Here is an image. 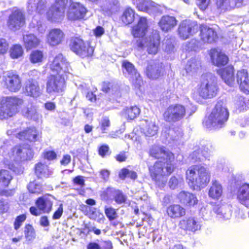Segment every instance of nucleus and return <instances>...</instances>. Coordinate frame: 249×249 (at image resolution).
I'll list each match as a JSON object with an SVG mask.
<instances>
[{
    "mask_svg": "<svg viewBox=\"0 0 249 249\" xmlns=\"http://www.w3.org/2000/svg\"><path fill=\"white\" fill-rule=\"evenodd\" d=\"M150 155L160 160L149 168L151 178L160 188H163L167 181L166 176L175 169L174 155L163 146L154 145L149 150Z\"/></svg>",
    "mask_w": 249,
    "mask_h": 249,
    "instance_id": "nucleus-1",
    "label": "nucleus"
},
{
    "mask_svg": "<svg viewBox=\"0 0 249 249\" xmlns=\"http://www.w3.org/2000/svg\"><path fill=\"white\" fill-rule=\"evenodd\" d=\"M52 71L57 75H51L48 78L46 91L48 93H61L65 87V78L71 74L72 70L63 55H57L50 64Z\"/></svg>",
    "mask_w": 249,
    "mask_h": 249,
    "instance_id": "nucleus-2",
    "label": "nucleus"
},
{
    "mask_svg": "<svg viewBox=\"0 0 249 249\" xmlns=\"http://www.w3.org/2000/svg\"><path fill=\"white\" fill-rule=\"evenodd\" d=\"M186 178L189 185L195 190L205 187L210 180V173L206 167L195 165L186 171Z\"/></svg>",
    "mask_w": 249,
    "mask_h": 249,
    "instance_id": "nucleus-3",
    "label": "nucleus"
},
{
    "mask_svg": "<svg viewBox=\"0 0 249 249\" xmlns=\"http://www.w3.org/2000/svg\"><path fill=\"white\" fill-rule=\"evenodd\" d=\"M229 116V112L225 103L217 102L207 120L204 123L208 128L219 129L223 127Z\"/></svg>",
    "mask_w": 249,
    "mask_h": 249,
    "instance_id": "nucleus-4",
    "label": "nucleus"
},
{
    "mask_svg": "<svg viewBox=\"0 0 249 249\" xmlns=\"http://www.w3.org/2000/svg\"><path fill=\"white\" fill-rule=\"evenodd\" d=\"M218 90L215 76L212 73L204 75L198 91L199 95L203 98H211L216 96Z\"/></svg>",
    "mask_w": 249,
    "mask_h": 249,
    "instance_id": "nucleus-5",
    "label": "nucleus"
},
{
    "mask_svg": "<svg viewBox=\"0 0 249 249\" xmlns=\"http://www.w3.org/2000/svg\"><path fill=\"white\" fill-rule=\"evenodd\" d=\"M160 43V37L157 31L145 38H139L134 41V44L138 49L146 48L149 54H155L157 53Z\"/></svg>",
    "mask_w": 249,
    "mask_h": 249,
    "instance_id": "nucleus-6",
    "label": "nucleus"
},
{
    "mask_svg": "<svg viewBox=\"0 0 249 249\" xmlns=\"http://www.w3.org/2000/svg\"><path fill=\"white\" fill-rule=\"evenodd\" d=\"M17 113H19L28 119L37 121L41 115L37 107L33 103L24 102L22 99L17 98Z\"/></svg>",
    "mask_w": 249,
    "mask_h": 249,
    "instance_id": "nucleus-7",
    "label": "nucleus"
},
{
    "mask_svg": "<svg viewBox=\"0 0 249 249\" xmlns=\"http://www.w3.org/2000/svg\"><path fill=\"white\" fill-rule=\"evenodd\" d=\"M186 114V108L180 104L170 106L163 114L164 120L168 122H176L183 119Z\"/></svg>",
    "mask_w": 249,
    "mask_h": 249,
    "instance_id": "nucleus-8",
    "label": "nucleus"
},
{
    "mask_svg": "<svg viewBox=\"0 0 249 249\" xmlns=\"http://www.w3.org/2000/svg\"><path fill=\"white\" fill-rule=\"evenodd\" d=\"M70 47L73 52L83 57L92 55L94 51L88 43L78 37L71 39Z\"/></svg>",
    "mask_w": 249,
    "mask_h": 249,
    "instance_id": "nucleus-9",
    "label": "nucleus"
},
{
    "mask_svg": "<svg viewBox=\"0 0 249 249\" xmlns=\"http://www.w3.org/2000/svg\"><path fill=\"white\" fill-rule=\"evenodd\" d=\"M199 26L195 21L185 20L182 21L178 28V35L182 39L185 40L196 34Z\"/></svg>",
    "mask_w": 249,
    "mask_h": 249,
    "instance_id": "nucleus-10",
    "label": "nucleus"
},
{
    "mask_svg": "<svg viewBox=\"0 0 249 249\" xmlns=\"http://www.w3.org/2000/svg\"><path fill=\"white\" fill-rule=\"evenodd\" d=\"M16 99L15 97H3L0 102V119H8L15 114Z\"/></svg>",
    "mask_w": 249,
    "mask_h": 249,
    "instance_id": "nucleus-11",
    "label": "nucleus"
},
{
    "mask_svg": "<svg viewBox=\"0 0 249 249\" xmlns=\"http://www.w3.org/2000/svg\"><path fill=\"white\" fill-rule=\"evenodd\" d=\"M87 12V9L82 4L72 2L69 7L67 17L71 20L82 19L85 18Z\"/></svg>",
    "mask_w": 249,
    "mask_h": 249,
    "instance_id": "nucleus-12",
    "label": "nucleus"
},
{
    "mask_svg": "<svg viewBox=\"0 0 249 249\" xmlns=\"http://www.w3.org/2000/svg\"><path fill=\"white\" fill-rule=\"evenodd\" d=\"M23 92L33 98L39 97L42 93L38 82L32 78H29L24 83L23 87Z\"/></svg>",
    "mask_w": 249,
    "mask_h": 249,
    "instance_id": "nucleus-13",
    "label": "nucleus"
},
{
    "mask_svg": "<svg viewBox=\"0 0 249 249\" xmlns=\"http://www.w3.org/2000/svg\"><path fill=\"white\" fill-rule=\"evenodd\" d=\"M66 5L54 3L46 13L47 18L51 22H59L64 17Z\"/></svg>",
    "mask_w": 249,
    "mask_h": 249,
    "instance_id": "nucleus-14",
    "label": "nucleus"
},
{
    "mask_svg": "<svg viewBox=\"0 0 249 249\" xmlns=\"http://www.w3.org/2000/svg\"><path fill=\"white\" fill-rule=\"evenodd\" d=\"M122 67L125 76L129 78L132 83H136L137 81L139 82L141 80L139 73L137 72L134 66L132 63L127 61H124L123 62Z\"/></svg>",
    "mask_w": 249,
    "mask_h": 249,
    "instance_id": "nucleus-15",
    "label": "nucleus"
},
{
    "mask_svg": "<svg viewBox=\"0 0 249 249\" xmlns=\"http://www.w3.org/2000/svg\"><path fill=\"white\" fill-rule=\"evenodd\" d=\"M137 7L139 10L150 14L161 11L160 6L151 0H141L137 3Z\"/></svg>",
    "mask_w": 249,
    "mask_h": 249,
    "instance_id": "nucleus-16",
    "label": "nucleus"
},
{
    "mask_svg": "<svg viewBox=\"0 0 249 249\" xmlns=\"http://www.w3.org/2000/svg\"><path fill=\"white\" fill-rule=\"evenodd\" d=\"M17 137L20 140L35 142L39 140L40 136L39 131L35 127H31L19 132Z\"/></svg>",
    "mask_w": 249,
    "mask_h": 249,
    "instance_id": "nucleus-17",
    "label": "nucleus"
},
{
    "mask_svg": "<svg viewBox=\"0 0 249 249\" xmlns=\"http://www.w3.org/2000/svg\"><path fill=\"white\" fill-rule=\"evenodd\" d=\"M201 39L204 43H212L218 38L216 32L212 28L207 26H201L200 27Z\"/></svg>",
    "mask_w": 249,
    "mask_h": 249,
    "instance_id": "nucleus-18",
    "label": "nucleus"
},
{
    "mask_svg": "<svg viewBox=\"0 0 249 249\" xmlns=\"http://www.w3.org/2000/svg\"><path fill=\"white\" fill-rule=\"evenodd\" d=\"M46 0H29L27 8L29 13L36 11L40 15L45 13L47 7Z\"/></svg>",
    "mask_w": 249,
    "mask_h": 249,
    "instance_id": "nucleus-19",
    "label": "nucleus"
},
{
    "mask_svg": "<svg viewBox=\"0 0 249 249\" xmlns=\"http://www.w3.org/2000/svg\"><path fill=\"white\" fill-rule=\"evenodd\" d=\"M177 23L178 20L175 17L166 15L161 18L158 25L162 31L168 32L175 27Z\"/></svg>",
    "mask_w": 249,
    "mask_h": 249,
    "instance_id": "nucleus-20",
    "label": "nucleus"
},
{
    "mask_svg": "<svg viewBox=\"0 0 249 249\" xmlns=\"http://www.w3.org/2000/svg\"><path fill=\"white\" fill-rule=\"evenodd\" d=\"M16 74L13 71H8L3 73L1 77V84L12 92L16 91Z\"/></svg>",
    "mask_w": 249,
    "mask_h": 249,
    "instance_id": "nucleus-21",
    "label": "nucleus"
},
{
    "mask_svg": "<svg viewBox=\"0 0 249 249\" xmlns=\"http://www.w3.org/2000/svg\"><path fill=\"white\" fill-rule=\"evenodd\" d=\"M236 79L239 87L242 91L249 93V76L245 70H241L237 71Z\"/></svg>",
    "mask_w": 249,
    "mask_h": 249,
    "instance_id": "nucleus-22",
    "label": "nucleus"
},
{
    "mask_svg": "<svg viewBox=\"0 0 249 249\" xmlns=\"http://www.w3.org/2000/svg\"><path fill=\"white\" fill-rule=\"evenodd\" d=\"M213 211L216 214L217 217L221 220L229 219L231 216L230 207L228 205L218 204L214 206Z\"/></svg>",
    "mask_w": 249,
    "mask_h": 249,
    "instance_id": "nucleus-23",
    "label": "nucleus"
},
{
    "mask_svg": "<svg viewBox=\"0 0 249 249\" xmlns=\"http://www.w3.org/2000/svg\"><path fill=\"white\" fill-rule=\"evenodd\" d=\"M236 196L237 199L241 204L249 208V184H244L239 186Z\"/></svg>",
    "mask_w": 249,
    "mask_h": 249,
    "instance_id": "nucleus-24",
    "label": "nucleus"
},
{
    "mask_svg": "<svg viewBox=\"0 0 249 249\" xmlns=\"http://www.w3.org/2000/svg\"><path fill=\"white\" fill-rule=\"evenodd\" d=\"M64 37V34L59 29H53L50 30L48 35V43L53 46L60 44Z\"/></svg>",
    "mask_w": 249,
    "mask_h": 249,
    "instance_id": "nucleus-25",
    "label": "nucleus"
},
{
    "mask_svg": "<svg viewBox=\"0 0 249 249\" xmlns=\"http://www.w3.org/2000/svg\"><path fill=\"white\" fill-rule=\"evenodd\" d=\"M147 19L142 17L140 18L138 24L133 28L132 33L135 37L142 38L145 35L147 29Z\"/></svg>",
    "mask_w": 249,
    "mask_h": 249,
    "instance_id": "nucleus-26",
    "label": "nucleus"
},
{
    "mask_svg": "<svg viewBox=\"0 0 249 249\" xmlns=\"http://www.w3.org/2000/svg\"><path fill=\"white\" fill-rule=\"evenodd\" d=\"M210 56L213 64L218 67L225 65L228 62L227 56L215 49L211 50Z\"/></svg>",
    "mask_w": 249,
    "mask_h": 249,
    "instance_id": "nucleus-27",
    "label": "nucleus"
},
{
    "mask_svg": "<svg viewBox=\"0 0 249 249\" xmlns=\"http://www.w3.org/2000/svg\"><path fill=\"white\" fill-rule=\"evenodd\" d=\"M180 202L185 205L193 206L196 204L198 200L196 196L189 192L182 191L178 195Z\"/></svg>",
    "mask_w": 249,
    "mask_h": 249,
    "instance_id": "nucleus-28",
    "label": "nucleus"
},
{
    "mask_svg": "<svg viewBox=\"0 0 249 249\" xmlns=\"http://www.w3.org/2000/svg\"><path fill=\"white\" fill-rule=\"evenodd\" d=\"M161 68L159 64L151 62L147 66L145 70L146 76L151 79H156L161 75Z\"/></svg>",
    "mask_w": 249,
    "mask_h": 249,
    "instance_id": "nucleus-29",
    "label": "nucleus"
},
{
    "mask_svg": "<svg viewBox=\"0 0 249 249\" xmlns=\"http://www.w3.org/2000/svg\"><path fill=\"white\" fill-rule=\"evenodd\" d=\"M215 4L219 13L225 12L237 7V2L233 0H215Z\"/></svg>",
    "mask_w": 249,
    "mask_h": 249,
    "instance_id": "nucleus-30",
    "label": "nucleus"
},
{
    "mask_svg": "<svg viewBox=\"0 0 249 249\" xmlns=\"http://www.w3.org/2000/svg\"><path fill=\"white\" fill-rule=\"evenodd\" d=\"M210 147L211 148H209L208 147H204L197 151H195L190 155L191 158L195 161H201L204 159H207L210 157L213 150V148L211 146Z\"/></svg>",
    "mask_w": 249,
    "mask_h": 249,
    "instance_id": "nucleus-31",
    "label": "nucleus"
},
{
    "mask_svg": "<svg viewBox=\"0 0 249 249\" xmlns=\"http://www.w3.org/2000/svg\"><path fill=\"white\" fill-rule=\"evenodd\" d=\"M53 201L50 196L39 197L36 201V205L43 213H50L52 209Z\"/></svg>",
    "mask_w": 249,
    "mask_h": 249,
    "instance_id": "nucleus-32",
    "label": "nucleus"
},
{
    "mask_svg": "<svg viewBox=\"0 0 249 249\" xmlns=\"http://www.w3.org/2000/svg\"><path fill=\"white\" fill-rule=\"evenodd\" d=\"M218 73L227 85L231 86L232 85L234 79L232 67H228L224 69L219 70Z\"/></svg>",
    "mask_w": 249,
    "mask_h": 249,
    "instance_id": "nucleus-33",
    "label": "nucleus"
},
{
    "mask_svg": "<svg viewBox=\"0 0 249 249\" xmlns=\"http://www.w3.org/2000/svg\"><path fill=\"white\" fill-rule=\"evenodd\" d=\"M234 108L236 111L241 112L249 109V99L242 96H236L234 100Z\"/></svg>",
    "mask_w": 249,
    "mask_h": 249,
    "instance_id": "nucleus-34",
    "label": "nucleus"
},
{
    "mask_svg": "<svg viewBox=\"0 0 249 249\" xmlns=\"http://www.w3.org/2000/svg\"><path fill=\"white\" fill-rule=\"evenodd\" d=\"M179 225L181 228L195 231L200 228L199 223L194 217H189L187 220H181Z\"/></svg>",
    "mask_w": 249,
    "mask_h": 249,
    "instance_id": "nucleus-35",
    "label": "nucleus"
},
{
    "mask_svg": "<svg viewBox=\"0 0 249 249\" xmlns=\"http://www.w3.org/2000/svg\"><path fill=\"white\" fill-rule=\"evenodd\" d=\"M167 213L171 218H179L185 214V210L179 205L174 204L167 208Z\"/></svg>",
    "mask_w": 249,
    "mask_h": 249,
    "instance_id": "nucleus-36",
    "label": "nucleus"
},
{
    "mask_svg": "<svg viewBox=\"0 0 249 249\" xmlns=\"http://www.w3.org/2000/svg\"><path fill=\"white\" fill-rule=\"evenodd\" d=\"M223 189L221 185L216 180H213L209 191V196L213 199H218L222 195Z\"/></svg>",
    "mask_w": 249,
    "mask_h": 249,
    "instance_id": "nucleus-37",
    "label": "nucleus"
},
{
    "mask_svg": "<svg viewBox=\"0 0 249 249\" xmlns=\"http://www.w3.org/2000/svg\"><path fill=\"white\" fill-rule=\"evenodd\" d=\"M145 126L142 128V132L145 137H153L156 135L158 131V126L154 122L145 120Z\"/></svg>",
    "mask_w": 249,
    "mask_h": 249,
    "instance_id": "nucleus-38",
    "label": "nucleus"
},
{
    "mask_svg": "<svg viewBox=\"0 0 249 249\" xmlns=\"http://www.w3.org/2000/svg\"><path fill=\"white\" fill-rule=\"evenodd\" d=\"M33 155V152L29 145L20 147L17 151V157H19L21 161L30 160Z\"/></svg>",
    "mask_w": 249,
    "mask_h": 249,
    "instance_id": "nucleus-39",
    "label": "nucleus"
},
{
    "mask_svg": "<svg viewBox=\"0 0 249 249\" xmlns=\"http://www.w3.org/2000/svg\"><path fill=\"white\" fill-rule=\"evenodd\" d=\"M140 112L139 107L137 106H132L124 108L122 111V115L127 119L133 120L139 116Z\"/></svg>",
    "mask_w": 249,
    "mask_h": 249,
    "instance_id": "nucleus-40",
    "label": "nucleus"
},
{
    "mask_svg": "<svg viewBox=\"0 0 249 249\" xmlns=\"http://www.w3.org/2000/svg\"><path fill=\"white\" fill-rule=\"evenodd\" d=\"M23 40L25 46L27 50L36 47L39 43V39L33 34L24 36Z\"/></svg>",
    "mask_w": 249,
    "mask_h": 249,
    "instance_id": "nucleus-41",
    "label": "nucleus"
},
{
    "mask_svg": "<svg viewBox=\"0 0 249 249\" xmlns=\"http://www.w3.org/2000/svg\"><path fill=\"white\" fill-rule=\"evenodd\" d=\"M35 173L39 178H47L52 174V172L49 170L48 166L41 163H38L35 166Z\"/></svg>",
    "mask_w": 249,
    "mask_h": 249,
    "instance_id": "nucleus-42",
    "label": "nucleus"
},
{
    "mask_svg": "<svg viewBox=\"0 0 249 249\" xmlns=\"http://www.w3.org/2000/svg\"><path fill=\"white\" fill-rule=\"evenodd\" d=\"M29 28L34 32L39 33H43L45 31V28L42 24V22L39 20L38 17H34L30 23Z\"/></svg>",
    "mask_w": 249,
    "mask_h": 249,
    "instance_id": "nucleus-43",
    "label": "nucleus"
},
{
    "mask_svg": "<svg viewBox=\"0 0 249 249\" xmlns=\"http://www.w3.org/2000/svg\"><path fill=\"white\" fill-rule=\"evenodd\" d=\"M200 67V61L195 58H192L187 62L185 66V70L187 73H194L196 72Z\"/></svg>",
    "mask_w": 249,
    "mask_h": 249,
    "instance_id": "nucleus-44",
    "label": "nucleus"
},
{
    "mask_svg": "<svg viewBox=\"0 0 249 249\" xmlns=\"http://www.w3.org/2000/svg\"><path fill=\"white\" fill-rule=\"evenodd\" d=\"M134 19V12L133 9L128 8L125 10L123 16L122 20L125 24L132 23Z\"/></svg>",
    "mask_w": 249,
    "mask_h": 249,
    "instance_id": "nucleus-45",
    "label": "nucleus"
},
{
    "mask_svg": "<svg viewBox=\"0 0 249 249\" xmlns=\"http://www.w3.org/2000/svg\"><path fill=\"white\" fill-rule=\"evenodd\" d=\"M28 189L30 193L38 194L43 191V188L41 183L34 181L29 183Z\"/></svg>",
    "mask_w": 249,
    "mask_h": 249,
    "instance_id": "nucleus-46",
    "label": "nucleus"
},
{
    "mask_svg": "<svg viewBox=\"0 0 249 249\" xmlns=\"http://www.w3.org/2000/svg\"><path fill=\"white\" fill-rule=\"evenodd\" d=\"M119 176L120 178L122 179H124L126 178H129L131 179H135L137 178V175L135 172L126 168H124L121 170L119 173Z\"/></svg>",
    "mask_w": 249,
    "mask_h": 249,
    "instance_id": "nucleus-47",
    "label": "nucleus"
},
{
    "mask_svg": "<svg viewBox=\"0 0 249 249\" xmlns=\"http://www.w3.org/2000/svg\"><path fill=\"white\" fill-rule=\"evenodd\" d=\"M110 125V123L108 117L105 116L103 117L100 121L97 128H99L102 133H107Z\"/></svg>",
    "mask_w": 249,
    "mask_h": 249,
    "instance_id": "nucleus-48",
    "label": "nucleus"
},
{
    "mask_svg": "<svg viewBox=\"0 0 249 249\" xmlns=\"http://www.w3.org/2000/svg\"><path fill=\"white\" fill-rule=\"evenodd\" d=\"M119 2L118 0H109L108 2H106L105 7L103 8V10L106 12L113 13L117 11L118 8Z\"/></svg>",
    "mask_w": 249,
    "mask_h": 249,
    "instance_id": "nucleus-49",
    "label": "nucleus"
},
{
    "mask_svg": "<svg viewBox=\"0 0 249 249\" xmlns=\"http://www.w3.org/2000/svg\"><path fill=\"white\" fill-rule=\"evenodd\" d=\"M30 58L33 63L41 62L43 58V53L38 50L33 51L30 54Z\"/></svg>",
    "mask_w": 249,
    "mask_h": 249,
    "instance_id": "nucleus-50",
    "label": "nucleus"
},
{
    "mask_svg": "<svg viewBox=\"0 0 249 249\" xmlns=\"http://www.w3.org/2000/svg\"><path fill=\"white\" fill-rule=\"evenodd\" d=\"M182 136V133L181 130L178 129L175 131L174 129H169L167 139L169 140L177 141L179 140Z\"/></svg>",
    "mask_w": 249,
    "mask_h": 249,
    "instance_id": "nucleus-51",
    "label": "nucleus"
},
{
    "mask_svg": "<svg viewBox=\"0 0 249 249\" xmlns=\"http://www.w3.org/2000/svg\"><path fill=\"white\" fill-rule=\"evenodd\" d=\"M24 234L26 239L28 241H31L35 238V231L31 225L28 224L26 225Z\"/></svg>",
    "mask_w": 249,
    "mask_h": 249,
    "instance_id": "nucleus-52",
    "label": "nucleus"
},
{
    "mask_svg": "<svg viewBox=\"0 0 249 249\" xmlns=\"http://www.w3.org/2000/svg\"><path fill=\"white\" fill-rule=\"evenodd\" d=\"M12 178L9 172L3 170L0 171V182H1L4 186H7Z\"/></svg>",
    "mask_w": 249,
    "mask_h": 249,
    "instance_id": "nucleus-53",
    "label": "nucleus"
},
{
    "mask_svg": "<svg viewBox=\"0 0 249 249\" xmlns=\"http://www.w3.org/2000/svg\"><path fill=\"white\" fill-rule=\"evenodd\" d=\"M95 213L99 215V216H100V218L98 220V222L100 223H104L105 218V217H104L103 214L100 213L98 211H97L96 210V209L94 208L89 207V212H88V215H89V217L90 218H95V217H94V216H93V215Z\"/></svg>",
    "mask_w": 249,
    "mask_h": 249,
    "instance_id": "nucleus-54",
    "label": "nucleus"
},
{
    "mask_svg": "<svg viewBox=\"0 0 249 249\" xmlns=\"http://www.w3.org/2000/svg\"><path fill=\"white\" fill-rule=\"evenodd\" d=\"M105 213L110 221L116 219L117 217V214L115 209L111 207H106L105 208Z\"/></svg>",
    "mask_w": 249,
    "mask_h": 249,
    "instance_id": "nucleus-55",
    "label": "nucleus"
},
{
    "mask_svg": "<svg viewBox=\"0 0 249 249\" xmlns=\"http://www.w3.org/2000/svg\"><path fill=\"white\" fill-rule=\"evenodd\" d=\"M7 25L10 30H14L16 27V11H12L7 19Z\"/></svg>",
    "mask_w": 249,
    "mask_h": 249,
    "instance_id": "nucleus-56",
    "label": "nucleus"
},
{
    "mask_svg": "<svg viewBox=\"0 0 249 249\" xmlns=\"http://www.w3.org/2000/svg\"><path fill=\"white\" fill-rule=\"evenodd\" d=\"M183 180L182 178H178L177 177L173 176L171 178L169 182L168 185L172 189H175L180 185Z\"/></svg>",
    "mask_w": 249,
    "mask_h": 249,
    "instance_id": "nucleus-57",
    "label": "nucleus"
},
{
    "mask_svg": "<svg viewBox=\"0 0 249 249\" xmlns=\"http://www.w3.org/2000/svg\"><path fill=\"white\" fill-rule=\"evenodd\" d=\"M25 24L24 15L20 11L17 10V27H22Z\"/></svg>",
    "mask_w": 249,
    "mask_h": 249,
    "instance_id": "nucleus-58",
    "label": "nucleus"
},
{
    "mask_svg": "<svg viewBox=\"0 0 249 249\" xmlns=\"http://www.w3.org/2000/svg\"><path fill=\"white\" fill-rule=\"evenodd\" d=\"M114 200L118 204H122L124 203L126 199V197L123 193L119 191L116 192V194L114 196Z\"/></svg>",
    "mask_w": 249,
    "mask_h": 249,
    "instance_id": "nucleus-59",
    "label": "nucleus"
},
{
    "mask_svg": "<svg viewBox=\"0 0 249 249\" xmlns=\"http://www.w3.org/2000/svg\"><path fill=\"white\" fill-rule=\"evenodd\" d=\"M211 0H196V4L199 8L204 11L206 10L209 5Z\"/></svg>",
    "mask_w": 249,
    "mask_h": 249,
    "instance_id": "nucleus-60",
    "label": "nucleus"
},
{
    "mask_svg": "<svg viewBox=\"0 0 249 249\" xmlns=\"http://www.w3.org/2000/svg\"><path fill=\"white\" fill-rule=\"evenodd\" d=\"M8 49V44L3 38H0V54L5 53Z\"/></svg>",
    "mask_w": 249,
    "mask_h": 249,
    "instance_id": "nucleus-61",
    "label": "nucleus"
},
{
    "mask_svg": "<svg viewBox=\"0 0 249 249\" xmlns=\"http://www.w3.org/2000/svg\"><path fill=\"white\" fill-rule=\"evenodd\" d=\"M101 249H113L112 242L109 240H102L100 241Z\"/></svg>",
    "mask_w": 249,
    "mask_h": 249,
    "instance_id": "nucleus-62",
    "label": "nucleus"
},
{
    "mask_svg": "<svg viewBox=\"0 0 249 249\" xmlns=\"http://www.w3.org/2000/svg\"><path fill=\"white\" fill-rule=\"evenodd\" d=\"M9 209V205L7 202L0 200V214L7 212Z\"/></svg>",
    "mask_w": 249,
    "mask_h": 249,
    "instance_id": "nucleus-63",
    "label": "nucleus"
},
{
    "mask_svg": "<svg viewBox=\"0 0 249 249\" xmlns=\"http://www.w3.org/2000/svg\"><path fill=\"white\" fill-rule=\"evenodd\" d=\"M165 51L168 53L172 52L174 49V45L171 39H167L163 43Z\"/></svg>",
    "mask_w": 249,
    "mask_h": 249,
    "instance_id": "nucleus-64",
    "label": "nucleus"
}]
</instances>
